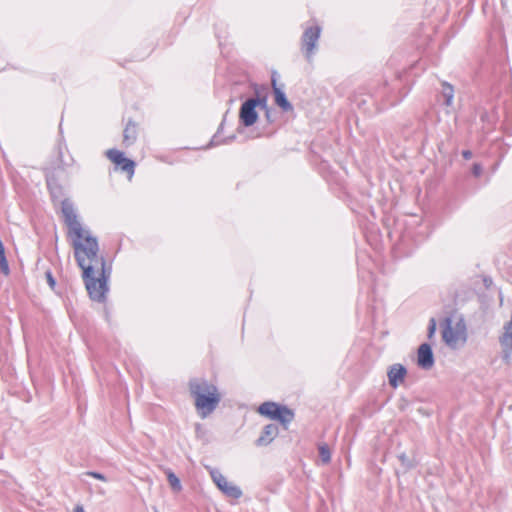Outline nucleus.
<instances>
[{
    "instance_id": "f257e3e1",
    "label": "nucleus",
    "mask_w": 512,
    "mask_h": 512,
    "mask_svg": "<svg viewBox=\"0 0 512 512\" xmlns=\"http://www.w3.org/2000/svg\"><path fill=\"white\" fill-rule=\"evenodd\" d=\"M61 210L64 222L68 227V235L72 238L74 256L83 271V277H89L90 274H96L99 271L104 272L106 263L104 258L98 254V241L82 227L73 203L68 199L63 200Z\"/></svg>"
},
{
    "instance_id": "f03ea898",
    "label": "nucleus",
    "mask_w": 512,
    "mask_h": 512,
    "mask_svg": "<svg viewBox=\"0 0 512 512\" xmlns=\"http://www.w3.org/2000/svg\"><path fill=\"white\" fill-rule=\"evenodd\" d=\"M189 391L194 398L195 408L201 418H206L210 415L221 401L218 388L203 378L190 380Z\"/></svg>"
},
{
    "instance_id": "7ed1b4c3",
    "label": "nucleus",
    "mask_w": 512,
    "mask_h": 512,
    "mask_svg": "<svg viewBox=\"0 0 512 512\" xmlns=\"http://www.w3.org/2000/svg\"><path fill=\"white\" fill-rule=\"evenodd\" d=\"M109 275L110 271L105 269L104 272L99 271L96 274H90L89 277H83L86 289L92 300L97 302H103L105 300L108 291L107 280Z\"/></svg>"
},
{
    "instance_id": "20e7f679",
    "label": "nucleus",
    "mask_w": 512,
    "mask_h": 512,
    "mask_svg": "<svg viewBox=\"0 0 512 512\" xmlns=\"http://www.w3.org/2000/svg\"><path fill=\"white\" fill-rule=\"evenodd\" d=\"M258 412L270 419L278 420L283 425L290 423L294 418V414L290 409L274 402L262 403L258 408Z\"/></svg>"
},
{
    "instance_id": "39448f33",
    "label": "nucleus",
    "mask_w": 512,
    "mask_h": 512,
    "mask_svg": "<svg viewBox=\"0 0 512 512\" xmlns=\"http://www.w3.org/2000/svg\"><path fill=\"white\" fill-rule=\"evenodd\" d=\"M210 476L217 488L227 497L239 499L242 496V490L228 479L217 469L210 470Z\"/></svg>"
},
{
    "instance_id": "423d86ee",
    "label": "nucleus",
    "mask_w": 512,
    "mask_h": 512,
    "mask_svg": "<svg viewBox=\"0 0 512 512\" xmlns=\"http://www.w3.org/2000/svg\"><path fill=\"white\" fill-rule=\"evenodd\" d=\"M321 28L317 25L305 29L302 36V50L308 60L311 59L319 40Z\"/></svg>"
},
{
    "instance_id": "0eeeda50",
    "label": "nucleus",
    "mask_w": 512,
    "mask_h": 512,
    "mask_svg": "<svg viewBox=\"0 0 512 512\" xmlns=\"http://www.w3.org/2000/svg\"><path fill=\"white\" fill-rule=\"evenodd\" d=\"M239 118L241 123L250 127L256 123L258 113L256 111V102L254 100H246L240 107Z\"/></svg>"
},
{
    "instance_id": "6e6552de",
    "label": "nucleus",
    "mask_w": 512,
    "mask_h": 512,
    "mask_svg": "<svg viewBox=\"0 0 512 512\" xmlns=\"http://www.w3.org/2000/svg\"><path fill=\"white\" fill-rule=\"evenodd\" d=\"M417 364L425 370H429L434 365V356L429 344L423 343L419 346L417 352Z\"/></svg>"
},
{
    "instance_id": "1a4fd4ad",
    "label": "nucleus",
    "mask_w": 512,
    "mask_h": 512,
    "mask_svg": "<svg viewBox=\"0 0 512 512\" xmlns=\"http://www.w3.org/2000/svg\"><path fill=\"white\" fill-rule=\"evenodd\" d=\"M407 374L406 368L399 363L393 364L388 370L389 384L393 388H397L405 379Z\"/></svg>"
},
{
    "instance_id": "9d476101",
    "label": "nucleus",
    "mask_w": 512,
    "mask_h": 512,
    "mask_svg": "<svg viewBox=\"0 0 512 512\" xmlns=\"http://www.w3.org/2000/svg\"><path fill=\"white\" fill-rule=\"evenodd\" d=\"M278 426L275 424H268L263 428L260 437L256 441L257 446H266L270 444L273 439L278 435Z\"/></svg>"
},
{
    "instance_id": "9b49d317",
    "label": "nucleus",
    "mask_w": 512,
    "mask_h": 512,
    "mask_svg": "<svg viewBox=\"0 0 512 512\" xmlns=\"http://www.w3.org/2000/svg\"><path fill=\"white\" fill-rule=\"evenodd\" d=\"M272 88L275 96V103L285 112L293 109L292 104L287 100L285 93L277 86L275 78H272Z\"/></svg>"
},
{
    "instance_id": "f8f14e48",
    "label": "nucleus",
    "mask_w": 512,
    "mask_h": 512,
    "mask_svg": "<svg viewBox=\"0 0 512 512\" xmlns=\"http://www.w3.org/2000/svg\"><path fill=\"white\" fill-rule=\"evenodd\" d=\"M445 323H446V325H445V327L443 328V331H442L443 340L448 345H454V344H456V342L459 339L458 332L456 330H454L453 327L451 326V320L450 319H446Z\"/></svg>"
},
{
    "instance_id": "ddd939ff",
    "label": "nucleus",
    "mask_w": 512,
    "mask_h": 512,
    "mask_svg": "<svg viewBox=\"0 0 512 512\" xmlns=\"http://www.w3.org/2000/svg\"><path fill=\"white\" fill-rule=\"evenodd\" d=\"M137 138V127L136 124L129 121L123 132V143L126 146L132 145Z\"/></svg>"
},
{
    "instance_id": "4468645a",
    "label": "nucleus",
    "mask_w": 512,
    "mask_h": 512,
    "mask_svg": "<svg viewBox=\"0 0 512 512\" xmlns=\"http://www.w3.org/2000/svg\"><path fill=\"white\" fill-rule=\"evenodd\" d=\"M441 96L443 97L444 104L447 107L452 106L453 99H454V89H453L452 85H450L447 82H443Z\"/></svg>"
},
{
    "instance_id": "2eb2a0df",
    "label": "nucleus",
    "mask_w": 512,
    "mask_h": 512,
    "mask_svg": "<svg viewBox=\"0 0 512 512\" xmlns=\"http://www.w3.org/2000/svg\"><path fill=\"white\" fill-rule=\"evenodd\" d=\"M107 158L116 165H122V161L126 158L124 153L117 149H109L106 151Z\"/></svg>"
},
{
    "instance_id": "dca6fc26",
    "label": "nucleus",
    "mask_w": 512,
    "mask_h": 512,
    "mask_svg": "<svg viewBox=\"0 0 512 512\" xmlns=\"http://www.w3.org/2000/svg\"><path fill=\"white\" fill-rule=\"evenodd\" d=\"M118 166L123 172L127 173L128 179L131 180L135 172V162L125 158L124 161H122V165Z\"/></svg>"
},
{
    "instance_id": "f3484780",
    "label": "nucleus",
    "mask_w": 512,
    "mask_h": 512,
    "mask_svg": "<svg viewBox=\"0 0 512 512\" xmlns=\"http://www.w3.org/2000/svg\"><path fill=\"white\" fill-rule=\"evenodd\" d=\"M318 450H319V456L321 458V461L324 464L329 463L331 460V452H330V449L328 448V446L326 444H321V445H319Z\"/></svg>"
},
{
    "instance_id": "a211bd4d",
    "label": "nucleus",
    "mask_w": 512,
    "mask_h": 512,
    "mask_svg": "<svg viewBox=\"0 0 512 512\" xmlns=\"http://www.w3.org/2000/svg\"><path fill=\"white\" fill-rule=\"evenodd\" d=\"M167 479L170 484V486L174 489L179 491L181 489V483L179 478L171 471L167 474Z\"/></svg>"
},
{
    "instance_id": "6ab92c4d",
    "label": "nucleus",
    "mask_w": 512,
    "mask_h": 512,
    "mask_svg": "<svg viewBox=\"0 0 512 512\" xmlns=\"http://www.w3.org/2000/svg\"><path fill=\"white\" fill-rule=\"evenodd\" d=\"M248 100H254L256 102V107H260L266 110V117L269 120V111L267 107V98L266 97H257V98H249Z\"/></svg>"
},
{
    "instance_id": "aec40b11",
    "label": "nucleus",
    "mask_w": 512,
    "mask_h": 512,
    "mask_svg": "<svg viewBox=\"0 0 512 512\" xmlns=\"http://www.w3.org/2000/svg\"><path fill=\"white\" fill-rule=\"evenodd\" d=\"M398 459L405 469H411L414 467V463L405 453L398 455Z\"/></svg>"
},
{
    "instance_id": "412c9836",
    "label": "nucleus",
    "mask_w": 512,
    "mask_h": 512,
    "mask_svg": "<svg viewBox=\"0 0 512 512\" xmlns=\"http://www.w3.org/2000/svg\"><path fill=\"white\" fill-rule=\"evenodd\" d=\"M0 271L4 275H9V273H10L8 261L5 256V252L0 254Z\"/></svg>"
},
{
    "instance_id": "4be33fe9",
    "label": "nucleus",
    "mask_w": 512,
    "mask_h": 512,
    "mask_svg": "<svg viewBox=\"0 0 512 512\" xmlns=\"http://www.w3.org/2000/svg\"><path fill=\"white\" fill-rule=\"evenodd\" d=\"M85 475L93 477V478L98 479L100 481H104V482L107 481L106 476L104 474H102V473H99V472L88 471V472L85 473Z\"/></svg>"
},
{
    "instance_id": "5701e85b",
    "label": "nucleus",
    "mask_w": 512,
    "mask_h": 512,
    "mask_svg": "<svg viewBox=\"0 0 512 512\" xmlns=\"http://www.w3.org/2000/svg\"><path fill=\"white\" fill-rule=\"evenodd\" d=\"M436 331V321L434 318H431L429 321V327H428V337L431 338Z\"/></svg>"
},
{
    "instance_id": "b1692460",
    "label": "nucleus",
    "mask_w": 512,
    "mask_h": 512,
    "mask_svg": "<svg viewBox=\"0 0 512 512\" xmlns=\"http://www.w3.org/2000/svg\"><path fill=\"white\" fill-rule=\"evenodd\" d=\"M473 175L479 177L482 174V167L480 164L475 163L472 168Z\"/></svg>"
},
{
    "instance_id": "393cba45",
    "label": "nucleus",
    "mask_w": 512,
    "mask_h": 512,
    "mask_svg": "<svg viewBox=\"0 0 512 512\" xmlns=\"http://www.w3.org/2000/svg\"><path fill=\"white\" fill-rule=\"evenodd\" d=\"M462 156H463L466 160H468V159L472 158V152H471L470 150H464V151L462 152Z\"/></svg>"
},
{
    "instance_id": "a878e982",
    "label": "nucleus",
    "mask_w": 512,
    "mask_h": 512,
    "mask_svg": "<svg viewBox=\"0 0 512 512\" xmlns=\"http://www.w3.org/2000/svg\"><path fill=\"white\" fill-rule=\"evenodd\" d=\"M47 279H48V283L50 284V286L53 287L55 285V280L53 279L50 272L47 273Z\"/></svg>"
},
{
    "instance_id": "bb28decb",
    "label": "nucleus",
    "mask_w": 512,
    "mask_h": 512,
    "mask_svg": "<svg viewBox=\"0 0 512 512\" xmlns=\"http://www.w3.org/2000/svg\"><path fill=\"white\" fill-rule=\"evenodd\" d=\"M74 512H85L84 511V508L82 506H76L75 509H74Z\"/></svg>"
}]
</instances>
